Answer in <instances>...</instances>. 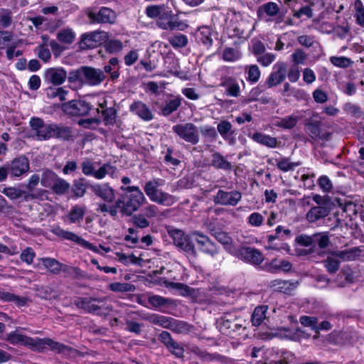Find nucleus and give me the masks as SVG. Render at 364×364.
I'll list each match as a JSON object with an SVG mask.
<instances>
[{"label":"nucleus","mask_w":364,"mask_h":364,"mask_svg":"<svg viewBox=\"0 0 364 364\" xmlns=\"http://www.w3.org/2000/svg\"><path fill=\"white\" fill-rule=\"evenodd\" d=\"M15 212V208L10 204L6 199L0 194V215L4 217L12 215Z\"/></svg>","instance_id":"09e8293b"},{"label":"nucleus","mask_w":364,"mask_h":364,"mask_svg":"<svg viewBox=\"0 0 364 364\" xmlns=\"http://www.w3.org/2000/svg\"><path fill=\"white\" fill-rule=\"evenodd\" d=\"M148 304L149 309H157L172 304V300L159 295H148Z\"/></svg>","instance_id":"7c9ffc66"},{"label":"nucleus","mask_w":364,"mask_h":364,"mask_svg":"<svg viewBox=\"0 0 364 364\" xmlns=\"http://www.w3.org/2000/svg\"><path fill=\"white\" fill-rule=\"evenodd\" d=\"M108 36L105 31L92 32V47L107 43Z\"/></svg>","instance_id":"052dcab7"},{"label":"nucleus","mask_w":364,"mask_h":364,"mask_svg":"<svg viewBox=\"0 0 364 364\" xmlns=\"http://www.w3.org/2000/svg\"><path fill=\"white\" fill-rule=\"evenodd\" d=\"M245 73L247 74V80L252 83L257 82L260 77V70L257 65H252L245 67Z\"/></svg>","instance_id":"8fccbe9b"},{"label":"nucleus","mask_w":364,"mask_h":364,"mask_svg":"<svg viewBox=\"0 0 364 364\" xmlns=\"http://www.w3.org/2000/svg\"><path fill=\"white\" fill-rule=\"evenodd\" d=\"M339 263L338 257L335 255L333 252L327 257L325 261V267L328 272L333 274L338 269Z\"/></svg>","instance_id":"a18cd8bd"},{"label":"nucleus","mask_w":364,"mask_h":364,"mask_svg":"<svg viewBox=\"0 0 364 364\" xmlns=\"http://www.w3.org/2000/svg\"><path fill=\"white\" fill-rule=\"evenodd\" d=\"M216 240L223 244L227 251L232 255H237V250L232 244L231 238L224 232H220L215 235Z\"/></svg>","instance_id":"72a5a7b5"},{"label":"nucleus","mask_w":364,"mask_h":364,"mask_svg":"<svg viewBox=\"0 0 364 364\" xmlns=\"http://www.w3.org/2000/svg\"><path fill=\"white\" fill-rule=\"evenodd\" d=\"M211 164L216 168H220L225 171L232 169V164L223 156L219 153L213 154Z\"/></svg>","instance_id":"473e14b6"},{"label":"nucleus","mask_w":364,"mask_h":364,"mask_svg":"<svg viewBox=\"0 0 364 364\" xmlns=\"http://www.w3.org/2000/svg\"><path fill=\"white\" fill-rule=\"evenodd\" d=\"M92 191L96 196L107 202L112 201L115 197L114 190L107 184L92 186Z\"/></svg>","instance_id":"4be33fe9"},{"label":"nucleus","mask_w":364,"mask_h":364,"mask_svg":"<svg viewBox=\"0 0 364 364\" xmlns=\"http://www.w3.org/2000/svg\"><path fill=\"white\" fill-rule=\"evenodd\" d=\"M60 267V272H63L67 276H70L75 279H81L85 277V272L77 267H71L62 263Z\"/></svg>","instance_id":"4c0bfd02"},{"label":"nucleus","mask_w":364,"mask_h":364,"mask_svg":"<svg viewBox=\"0 0 364 364\" xmlns=\"http://www.w3.org/2000/svg\"><path fill=\"white\" fill-rule=\"evenodd\" d=\"M58 178V176L53 171L46 169L43 171L41 178V184L45 188H51Z\"/></svg>","instance_id":"c9c22d12"},{"label":"nucleus","mask_w":364,"mask_h":364,"mask_svg":"<svg viewBox=\"0 0 364 364\" xmlns=\"http://www.w3.org/2000/svg\"><path fill=\"white\" fill-rule=\"evenodd\" d=\"M335 255L342 261H353L358 258L362 250L360 247H352L344 250L335 251Z\"/></svg>","instance_id":"393cba45"},{"label":"nucleus","mask_w":364,"mask_h":364,"mask_svg":"<svg viewBox=\"0 0 364 364\" xmlns=\"http://www.w3.org/2000/svg\"><path fill=\"white\" fill-rule=\"evenodd\" d=\"M35 257L36 252L33 249L30 247L24 249L20 255L21 260L23 262H26L28 265L33 263Z\"/></svg>","instance_id":"bf43d9fd"},{"label":"nucleus","mask_w":364,"mask_h":364,"mask_svg":"<svg viewBox=\"0 0 364 364\" xmlns=\"http://www.w3.org/2000/svg\"><path fill=\"white\" fill-rule=\"evenodd\" d=\"M52 139L68 141L73 140L74 135L70 127L63 124L53 123Z\"/></svg>","instance_id":"f3484780"},{"label":"nucleus","mask_w":364,"mask_h":364,"mask_svg":"<svg viewBox=\"0 0 364 364\" xmlns=\"http://www.w3.org/2000/svg\"><path fill=\"white\" fill-rule=\"evenodd\" d=\"M276 161L278 168L284 172L291 171L300 165L299 162H291L289 158H281Z\"/></svg>","instance_id":"de8ad7c7"},{"label":"nucleus","mask_w":364,"mask_h":364,"mask_svg":"<svg viewBox=\"0 0 364 364\" xmlns=\"http://www.w3.org/2000/svg\"><path fill=\"white\" fill-rule=\"evenodd\" d=\"M274 291L284 294H291L298 287V282L294 281L274 280L272 282Z\"/></svg>","instance_id":"5701e85b"},{"label":"nucleus","mask_w":364,"mask_h":364,"mask_svg":"<svg viewBox=\"0 0 364 364\" xmlns=\"http://www.w3.org/2000/svg\"><path fill=\"white\" fill-rule=\"evenodd\" d=\"M320 123L319 122H309L306 126V132L313 139H317L320 135Z\"/></svg>","instance_id":"e2e57ef3"},{"label":"nucleus","mask_w":364,"mask_h":364,"mask_svg":"<svg viewBox=\"0 0 364 364\" xmlns=\"http://www.w3.org/2000/svg\"><path fill=\"white\" fill-rule=\"evenodd\" d=\"M97 107L96 111L98 114H101L99 118H92V123H98L100 120H103L105 124H113L115 122L116 112L112 107H107V100L105 95L95 96Z\"/></svg>","instance_id":"20e7f679"},{"label":"nucleus","mask_w":364,"mask_h":364,"mask_svg":"<svg viewBox=\"0 0 364 364\" xmlns=\"http://www.w3.org/2000/svg\"><path fill=\"white\" fill-rule=\"evenodd\" d=\"M211 28L208 26H202L196 33V40L206 48H210L213 43Z\"/></svg>","instance_id":"b1692460"},{"label":"nucleus","mask_w":364,"mask_h":364,"mask_svg":"<svg viewBox=\"0 0 364 364\" xmlns=\"http://www.w3.org/2000/svg\"><path fill=\"white\" fill-rule=\"evenodd\" d=\"M0 300L4 302H13L18 308L26 306L29 301V299L27 296H20L13 293L1 290Z\"/></svg>","instance_id":"aec40b11"},{"label":"nucleus","mask_w":364,"mask_h":364,"mask_svg":"<svg viewBox=\"0 0 364 364\" xmlns=\"http://www.w3.org/2000/svg\"><path fill=\"white\" fill-rule=\"evenodd\" d=\"M182 100L183 98L181 96H173L166 102L165 105L161 108V114L164 116L170 115L181 105Z\"/></svg>","instance_id":"a878e982"},{"label":"nucleus","mask_w":364,"mask_h":364,"mask_svg":"<svg viewBox=\"0 0 364 364\" xmlns=\"http://www.w3.org/2000/svg\"><path fill=\"white\" fill-rule=\"evenodd\" d=\"M301 119L299 115L291 114L278 119L275 122V126L284 129H291L296 124L297 122Z\"/></svg>","instance_id":"f704fd0d"},{"label":"nucleus","mask_w":364,"mask_h":364,"mask_svg":"<svg viewBox=\"0 0 364 364\" xmlns=\"http://www.w3.org/2000/svg\"><path fill=\"white\" fill-rule=\"evenodd\" d=\"M91 32H87L81 35L80 41L75 46L77 52H81L84 50H88L91 48Z\"/></svg>","instance_id":"3c124183"},{"label":"nucleus","mask_w":364,"mask_h":364,"mask_svg":"<svg viewBox=\"0 0 364 364\" xmlns=\"http://www.w3.org/2000/svg\"><path fill=\"white\" fill-rule=\"evenodd\" d=\"M115 168L109 164H104L97 171L93 172L92 175L97 179L103 178L106 175H112Z\"/></svg>","instance_id":"6e6d98bb"},{"label":"nucleus","mask_w":364,"mask_h":364,"mask_svg":"<svg viewBox=\"0 0 364 364\" xmlns=\"http://www.w3.org/2000/svg\"><path fill=\"white\" fill-rule=\"evenodd\" d=\"M75 33L71 28H67L57 33V39L62 43L71 44L75 39Z\"/></svg>","instance_id":"ea45409f"},{"label":"nucleus","mask_w":364,"mask_h":364,"mask_svg":"<svg viewBox=\"0 0 364 364\" xmlns=\"http://www.w3.org/2000/svg\"><path fill=\"white\" fill-rule=\"evenodd\" d=\"M181 139L192 144L199 141V132L196 126L192 123L178 124L172 128Z\"/></svg>","instance_id":"39448f33"},{"label":"nucleus","mask_w":364,"mask_h":364,"mask_svg":"<svg viewBox=\"0 0 364 364\" xmlns=\"http://www.w3.org/2000/svg\"><path fill=\"white\" fill-rule=\"evenodd\" d=\"M328 211L323 206H315L311 208L306 213V220L310 223H314L327 216Z\"/></svg>","instance_id":"c85d7f7f"},{"label":"nucleus","mask_w":364,"mask_h":364,"mask_svg":"<svg viewBox=\"0 0 364 364\" xmlns=\"http://www.w3.org/2000/svg\"><path fill=\"white\" fill-rule=\"evenodd\" d=\"M109 289L114 292L134 291L135 286L127 282H113L109 284Z\"/></svg>","instance_id":"49530a36"},{"label":"nucleus","mask_w":364,"mask_h":364,"mask_svg":"<svg viewBox=\"0 0 364 364\" xmlns=\"http://www.w3.org/2000/svg\"><path fill=\"white\" fill-rule=\"evenodd\" d=\"M252 139L257 143L269 148H275L277 146V139L269 135L261 132H256L252 134Z\"/></svg>","instance_id":"bb28decb"},{"label":"nucleus","mask_w":364,"mask_h":364,"mask_svg":"<svg viewBox=\"0 0 364 364\" xmlns=\"http://www.w3.org/2000/svg\"><path fill=\"white\" fill-rule=\"evenodd\" d=\"M164 184L163 179L155 178L145 183L144 191L151 201L162 205L171 206L176 203V199L175 196L159 189V187Z\"/></svg>","instance_id":"f03ea898"},{"label":"nucleus","mask_w":364,"mask_h":364,"mask_svg":"<svg viewBox=\"0 0 364 364\" xmlns=\"http://www.w3.org/2000/svg\"><path fill=\"white\" fill-rule=\"evenodd\" d=\"M157 26L164 30L181 29L183 23L178 21L172 10L166 6L156 22Z\"/></svg>","instance_id":"6e6552de"},{"label":"nucleus","mask_w":364,"mask_h":364,"mask_svg":"<svg viewBox=\"0 0 364 364\" xmlns=\"http://www.w3.org/2000/svg\"><path fill=\"white\" fill-rule=\"evenodd\" d=\"M242 198V195L239 191H225L219 190L217 194L213 198V201L215 204L222 205L235 206Z\"/></svg>","instance_id":"9d476101"},{"label":"nucleus","mask_w":364,"mask_h":364,"mask_svg":"<svg viewBox=\"0 0 364 364\" xmlns=\"http://www.w3.org/2000/svg\"><path fill=\"white\" fill-rule=\"evenodd\" d=\"M43 265L51 273L58 274L60 272L61 262H58L54 258H43Z\"/></svg>","instance_id":"a19ab883"},{"label":"nucleus","mask_w":364,"mask_h":364,"mask_svg":"<svg viewBox=\"0 0 364 364\" xmlns=\"http://www.w3.org/2000/svg\"><path fill=\"white\" fill-rule=\"evenodd\" d=\"M223 86L226 87V92L228 95L232 97H237L240 93V88L239 84L232 79L227 80L222 84Z\"/></svg>","instance_id":"37998d69"},{"label":"nucleus","mask_w":364,"mask_h":364,"mask_svg":"<svg viewBox=\"0 0 364 364\" xmlns=\"http://www.w3.org/2000/svg\"><path fill=\"white\" fill-rule=\"evenodd\" d=\"M31 341L27 343L28 347L33 351L38 353H46L48 350H50L55 353H65L66 351L70 352L71 348L64 343L55 341L50 338H36L31 337Z\"/></svg>","instance_id":"7ed1b4c3"},{"label":"nucleus","mask_w":364,"mask_h":364,"mask_svg":"<svg viewBox=\"0 0 364 364\" xmlns=\"http://www.w3.org/2000/svg\"><path fill=\"white\" fill-rule=\"evenodd\" d=\"M1 193L12 200L18 199L23 196V191L14 187L4 188Z\"/></svg>","instance_id":"680f3d73"},{"label":"nucleus","mask_w":364,"mask_h":364,"mask_svg":"<svg viewBox=\"0 0 364 364\" xmlns=\"http://www.w3.org/2000/svg\"><path fill=\"white\" fill-rule=\"evenodd\" d=\"M29 124L38 139L47 141L52 139L53 123L45 124L42 118L33 117L29 121Z\"/></svg>","instance_id":"0eeeda50"},{"label":"nucleus","mask_w":364,"mask_h":364,"mask_svg":"<svg viewBox=\"0 0 364 364\" xmlns=\"http://www.w3.org/2000/svg\"><path fill=\"white\" fill-rule=\"evenodd\" d=\"M291 267L289 262L286 260H278L277 259H272L269 264L271 269H279L282 271H289Z\"/></svg>","instance_id":"13d9d810"},{"label":"nucleus","mask_w":364,"mask_h":364,"mask_svg":"<svg viewBox=\"0 0 364 364\" xmlns=\"http://www.w3.org/2000/svg\"><path fill=\"white\" fill-rule=\"evenodd\" d=\"M84 215H85L84 208L79 207L77 205H75V206L73 207L72 209L70 210L69 215H68V218H69L70 223H77V222H80L81 220H82Z\"/></svg>","instance_id":"603ef678"},{"label":"nucleus","mask_w":364,"mask_h":364,"mask_svg":"<svg viewBox=\"0 0 364 364\" xmlns=\"http://www.w3.org/2000/svg\"><path fill=\"white\" fill-rule=\"evenodd\" d=\"M261 9L267 16L271 17L276 16L279 11L278 5L274 2L267 3Z\"/></svg>","instance_id":"0e129e2a"},{"label":"nucleus","mask_w":364,"mask_h":364,"mask_svg":"<svg viewBox=\"0 0 364 364\" xmlns=\"http://www.w3.org/2000/svg\"><path fill=\"white\" fill-rule=\"evenodd\" d=\"M242 57L240 51L235 48H225L222 52V58L226 62H235Z\"/></svg>","instance_id":"58836bf2"},{"label":"nucleus","mask_w":364,"mask_h":364,"mask_svg":"<svg viewBox=\"0 0 364 364\" xmlns=\"http://www.w3.org/2000/svg\"><path fill=\"white\" fill-rule=\"evenodd\" d=\"M129 111L141 119L149 122L154 119V114L150 108L142 101H134L129 106Z\"/></svg>","instance_id":"2eb2a0df"},{"label":"nucleus","mask_w":364,"mask_h":364,"mask_svg":"<svg viewBox=\"0 0 364 364\" xmlns=\"http://www.w3.org/2000/svg\"><path fill=\"white\" fill-rule=\"evenodd\" d=\"M120 189L123 191V194L115 202V205L100 204L97 210L114 217L119 209L123 214L130 215L146 201L144 193L138 186H121Z\"/></svg>","instance_id":"f257e3e1"},{"label":"nucleus","mask_w":364,"mask_h":364,"mask_svg":"<svg viewBox=\"0 0 364 364\" xmlns=\"http://www.w3.org/2000/svg\"><path fill=\"white\" fill-rule=\"evenodd\" d=\"M170 44L176 48H183L188 43V38L185 35L179 34L168 39Z\"/></svg>","instance_id":"4d7b16f0"},{"label":"nucleus","mask_w":364,"mask_h":364,"mask_svg":"<svg viewBox=\"0 0 364 364\" xmlns=\"http://www.w3.org/2000/svg\"><path fill=\"white\" fill-rule=\"evenodd\" d=\"M170 235L174 244L188 255H194L195 248L191 236L186 235L180 230H173Z\"/></svg>","instance_id":"1a4fd4ad"},{"label":"nucleus","mask_w":364,"mask_h":364,"mask_svg":"<svg viewBox=\"0 0 364 364\" xmlns=\"http://www.w3.org/2000/svg\"><path fill=\"white\" fill-rule=\"evenodd\" d=\"M63 111L68 115L73 117L85 116L91 110L90 103L84 100H73L62 105Z\"/></svg>","instance_id":"423d86ee"},{"label":"nucleus","mask_w":364,"mask_h":364,"mask_svg":"<svg viewBox=\"0 0 364 364\" xmlns=\"http://www.w3.org/2000/svg\"><path fill=\"white\" fill-rule=\"evenodd\" d=\"M264 222L263 216L259 213H253L247 218V223L253 227H259Z\"/></svg>","instance_id":"338daca9"},{"label":"nucleus","mask_w":364,"mask_h":364,"mask_svg":"<svg viewBox=\"0 0 364 364\" xmlns=\"http://www.w3.org/2000/svg\"><path fill=\"white\" fill-rule=\"evenodd\" d=\"M40 181L39 176L36 173L31 175V176L29 178L28 183L26 185V187L27 190L30 192L29 194L27 196H25V198H31V199H37L43 196V193L46 192V191H41L38 193H32L31 192L33 191L36 186L38 184Z\"/></svg>","instance_id":"cd10ccee"},{"label":"nucleus","mask_w":364,"mask_h":364,"mask_svg":"<svg viewBox=\"0 0 364 364\" xmlns=\"http://www.w3.org/2000/svg\"><path fill=\"white\" fill-rule=\"evenodd\" d=\"M73 303L77 308L91 313V297H75Z\"/></svg>","instance_id":"864d4df0"},{"label":"nucleus","mask_w":364,"mask_h":364,"mask_svg":"<svg viewBox=\"0 0 364 364\" xmlns=\"http://www.w3.org/2000/svg\"><path fill=\"white\" fill-rule=\"evenodd\" d=\"M11 177H20L29 170V161L23 155L14 158L10 164H7Z\"/></svg>","instance_id":"9b49d317"},{"label":"nucleus","mask_w":364,"mask_h":364,"mask_svg":"<svg viewBox=\"0 0 364 364\" xmlns=\"http://www.w3.org/2000/svg\"><path fill=\"white\" fill-rule=\"evenodd\" d=\"M38 57L43 62H48L51 57L50 52L44 45H40L36 48Z\"/></svg>","instance_id":"774afa93"},{"label":"nucleus","mask_w":364,"mask_h":364,"mask_svg":"<svg viewBox=\"0 0 364 364\" xmlns=\"http://www.w3.org/2000/svg\"><path fill=\"white\" fill-rule=\"evenodd\" d=\"M7 341L12 345H21L28 347L27 343L31 341V337L23 334L18 333L16 331H11L7 334Z\"/></svg>","instance_id":"c756f323"},{"label":"nucleus","mask_w":364,"mask_h":364,"mask_svg":"<svg viewBox=\"0 0 364 364\" xmlns=\"http://www.w3.org/2000/svg\"><path fill=\"white\" fill-rule=\"evenodd\" d=\"M116 19V14L112 9L103 7L102 8L97 15L92 14V22L97 21L102 23H113Z\"/></svg>","instance_id":"412c9836"},{"label":"nucleus","mask_w":364,"mask_h":364,"mask_svg":"<svg viewBox=\"0 0 364 364\" xmlns=\"http://www.w3.org/2000/svg\"><path fill=\"white\" fill-rule=\"evenodd\" d=\"M165 5H152L146 8V14L151 18H159L166 9Z\"/></svg>","instance_id":"5fc2aeb1"},{"label":"nucleus","mask_w":364,"mask_h":364,"mask_svg":"<svg viewBox=\"0 0 364 364\" xmlns=\"http://www.w3.org/2000/svg\"><path fill=\"white\" fill-rule=\"evenodd\" d=\"M354 18L356 23L364 27V6L360 0H355L354 2Z\"/></svg>","instance_id":"79ce46f5"},{"label":"nucleus","mask_w":364,"mask_h":364,"mask_svg":"<svg viewBox=\"0 0 364 364\" xmlns=\"http://www.w3.org/2000/svg\"><path fill=\"white\" fill-rule=\"evenodd\" d=\"M68 74L62 67L49 68L45 70L44 80L54 85H61L66 80Z\"/></svg>","instance_id":"f8f14e48"},{"label":"nucleus","mask_w":364,"mask_h":364,"mask_svg":"<svg viewBox=\"0 0 364 364\" xmlns=\"http://www.w3.org/2000/svg\"><path fill=\"white\" fill-rule=\"evenodd\" d=\"M273 70L267 80L269 87L279 85L284 81L287 75V65L284 62H277L274 65Z\"/></svg>","instance_id":"4468645a"},{"label":"nucleus","mask_w":364,"mask_h":364,"mask_svg":"<svg viewBox=\"0 0 364 364\" xmlns=\"http://www.w3.org/2000/svg\"><path fill=\"white\" fill-rule=\"evenodd\" d=\"M191 237L192 240L196 241L203 252L210 254L211 255H214L218 252L216 246L210 240L208 236L196 232H193Z\"/></svg>","instance_id":"dca6fc26"},{"label":"nucleus","mask_w":364,"mask_h":364,"mask_svg":"<svg viewBox=\"0 0 364 364\" xmlns=\"http://www.w3.org/2000/svg\"><path fill=\"white\" fill-rule=\"evenodd\" d=\"M268 306L265 305L256 307L252 314V323L253 326H258L266 319Z\"/></svg>","instance_id":"2f4dec72"},{"label":"nucleus","mask_w":364,"mask_h":364,"mask_svg":"<svg viewBox=\"0 0 364 364\" xmlns=\"http://www.w3.org/2000/svg\"><path fill=\"white\" fill-rule=\"evenodd\" d=\"M68 82L70 83L85 80L91 81V67L82 66L77 70H70L68 76Z\"/></svg>","instance_id":"a211bd4d"},{"label":"nucleus","mask_w":364,"mask_h":364,"mask_svg":"<svg viewBox=\"0 0 364 364\" xmlns=\"http://www.w3.org/2000/svg\"><path fill=\"white\" fill-rule=\"evenodd\" d=\"M54 232L55 235H57L60 237L75 242L77 244L82 245L84 247H85L86 248L91 250V242L85 240L81 237L78 236L77 235L75 234L74 232L65 230L60 228H58L57 230H55L54 231Z\"/></svg>","instance_id":"6ab92c4d"},{"label":"nucleus","mask_w":364,"mask_h":364,"mask_svg":"<svg viewBox=\"0 0 364 364\" xmlns=\"http://www.w3.org/2000/svg\"><path fill=\"white\" fill-rule=\"evenodd\" d=\"M237 257L254 264H259L264 260V257L259 250L249 247H244L237 250Z\"/></svg>","instance_id":"ddd939ff"},{"label":"nucleus","mask_w":364,"mask_h":364,"mask_svg":"<svg viewBox=\"0 0 364 364\" xmlns=\"http://www.w3.org/2000/svg\"><path fill=\"white\" fill-rule=\"evenodd\" d=\"M297 173H301L300 180L303 182L304 188L311 189L314 186V173H310L309 169H306L305 168L299 170Z\"/></svg>","instance_id":"e433bc0d"},{"label":"nucleus","mask_w":364,"mask_h":364,"mask_svg":"<svg viewBox=\"0 0 364 364\" xmlns=\"http://www.w3.org/2000/svg\"><path fill=\"white\" fill-rule=\"evenodd\" d=\"M276 58V55L272 53H266L257 57V62L264 67L272 64Z\"/></svg>","instance_id":"69168bd1"},{"label":"nucleus","mask_w":364,"mask_h":364,"mask_svg":"<svg viewBox=\"0 0 364 364\" xmlns=\"http://www.w3.org/2000/svg\"><path fill=\"white\" fill-rule=\"evenodd\" d=\"M70 183L65 180L58 177L55 183L53 184L51 190L57 195H63L70 189Z\"/></svg>","instance_id":"c03bdc74"}]
</instances>
